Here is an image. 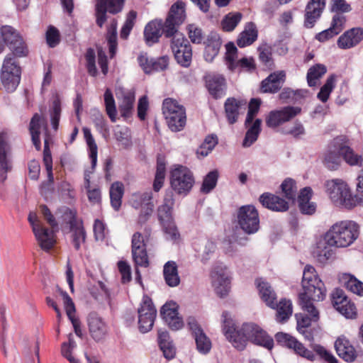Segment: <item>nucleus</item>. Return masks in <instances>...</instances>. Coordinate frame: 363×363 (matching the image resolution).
I'll return each instance as SVG.
<instances>
[{
    "label": "nucleus",
    "mask_w": 363,
    "mask_h": 363,
    "mask_svg": "<svg viewBox=\"0 0 363 363\" xmlns=\"http://www.w3.org/2000/svg\"><path fill=\"white\" fill-rule=\"evenodd\" d=\"M255 284L262 300L269 307L274 308L276 306L277 294L269 283L262 278H259L256 279Z\"/></svg>",
    "instance_id": "nucleus-26"
},
{
    "label": "nucleus",
    "mask_w": 363,
    "mask_h": 363,
    "mask_svg": "<svg viewBox=\"0 0 363 363\" xmlns=\"http://www.w3.org/2000/svg\"><path fill=\"white\" fill-rule=\"evenodd\" d=\"M312 189L310 187H305L298 196V206L301 213L304 214L311 215L315 211L316 205L310 201Z\"/></svg>",
    "instance_id": "nucleus-34"
},
{
    "label": "nucleus",
    "mask_w": 363,
    "mask_h": 363,
    "mask_svg": "<svg viewBox=\"0 0 363 363\" xmlns=\"http://www.w3.org/2000/svg\"><path fill=\"white\" fill-rule=\"evenodd\" d=\"M137 13L134 11H130L126 18L125 22L122 27L121 31V38L126 39L130 34V30L133 28L134 22L136 18Z\"/></svg>",
    "instance_id": "nucleus-62"
},
{
    "label": "nucleus",
    "mask_w": 363,
    "mask_h": 363,
    "mask_svg": "<svg viewBox=\"0 0 363 363\" xmlns=\"http://www.w3.org/2000/svg\"><path fill=\"white\" fill-rule=\"evenodd\" d=\"M327 72L326 67L321 64H317L311 67L307 73V82L310 86H315L318 84V81Z\"/></svg>",
    "instance_id": "nucleus-44"
},
{
    "label": "nucleus",
    "mask_w": 363,
    "mask_h": 363,
    "mask_svg": "<svg viewBox=\"0 0 363 363\" xmlns=\"http://www.w3.org/2000/svg\"><path fill=\"white\" fill-rule=\"evenodd\" d=\"M346 288L354 294L363 296V283L351 274L343 277Z\"/></svg>",
    "instance_id": "nucleus-50"
},
{
    "label": "nucleus",
    "mask_w": 363,
    "mask_h": 363,
    "mask_svg": "<svg viewBox=\"0 0 363 363\" xmlns=\"http://www.w3.org/2000/svg\"><path fill=\"white\" fill-rule=\"evenodd\" d=\"M110 199L112 207L119 210L121 206V199L124 193L123 185L121 182H114L110 188Z\"/></svg>",
    "instance_id": "nucleus-42"
},
{
    "label": "nucleus",
    "mask_w": 363,
    "mask_h": 363,
    "mask_svg": "<svg viewBox=\"0 0 363 363\" xmlns=\"http://www.w3.org/2000/svg\"><path fill=\"white\" fill-rule=\"evenodd\" d=\"M41 128L45 131L44 138L43 159H49L51 157V152L49 149L50 138L47 133V122L44 118H42L38 113H35L33 115L30 122L29 131L31 135L32 142L37 150L40 149V140L39 135Z\"/></svg>",
    "instance_id": "nucleus-10"
},
{
    "label": "nucleus",
    "mask_w": 363,
    "mask_h": 363,
    "mask_svg": "<svg viewBox=\"0 0 363 363\" xmlns=\"http://www.w3.org/2000/svg\"><path fill=\"white\" fill-rule=\"evenodd\" d=\"M158 342L165 358L171 359L175 356V347L166 330H158Z\"/></svg>",
    "instance_id": "nucleus-37"
},
{
    "label": "nucleus",
    "mask_w": 363,
    "mask_h": 363,
    "mask_svg": "<svg viewBox=\"0 0 363 363\" xmlns=\"http://www.w3.org/2000/svg\"><path fill=\"white\" fill-rule=\"evenodd\" d=\"M61 115V104L60 99L57 96L52 101V110L50 111L51 124L55 130L58 129Z\"/></svg>",
    "instance_id": "nucleus-59"
},
{
    "label": "nucleus",
    "mask_w": 363,
    "mask_h": 363,
    "mask_svg": "<svg viewBox=\"0 0 363 363\" xmlns=\"http://www.w3.org/2000/svg\"><path fill=\"white\" fill-rule=\"evenodd\" d=\"M185 18V4L177 1L170 8L164 23L163 32L166 38H172L171 48L177 62L187 67L191 62V46L184 35L178 32V27L184 23Z\"/></svg>",
    "instance_id": "nucleus-1"
},
{
    "label": "nucleus",
    "mask_w": 363,
    "mask_h": 363,
    "mask_svg": "<svg viewBox=\"0 0 363 363\" xmlns=\"http://www.w3.org/2000/svg\"><path fill=\"white\" fill-rule=\"evenodd\" d=\"M363 39V30L359 28H352L340 35L337 45L342 49H350L356 46Z\"/></svg>",
    "instance_id": "nucleus-24"
},
{
    "label": "nucleus",
    "mask_w": 363,
    "mask_h": 363,
    "mask_svg": "<svg viewBox=\"0 0 363 363\" xmlns=\"http://www.w3.org/2000/svg\"><path fill=\"white\" fill-rule=\"evenodd\" d=\"M335 347L339 357L346 362H352L357 357V352L354 347L344 337L337 339L335 342Z\"/></svg>",
    "instance_id": "nucleus-28"
},
{
    "label": "nucleus",
    "mask_w": 363,
    "mask_h": 363,
    "mask_svg": "<svg viewBox=\"0 0 363 363\" xmlns=\"http://www.w3.org/2000/svg\"><path fill=\"white\" fill-rule=\"evenodd\" d=\"M118 109L121 116L124 118H128L131 116L135 103V94L131 91H125L122 93L121 98H118Z\"/></svg>",
    "instance_id": "nucleus-32"
},
{
    "label": "nucleus",
    "mask_w": 363,
    "mask_h": 363,
    "mask_svg": "<svg viewBox=\"0 0 363 363\" xmlns=\"http://www.w3.org/2000/svg\"><path fill=\"white\" fill-rule=\"evenodd\" d=\"M223 330L226 338L239 350H242L247 341L271 350L274 340L260 327L254 323L243 324L238 330L230 314L224 311L222 314Z\"/></svg>",
    "instance_id": "nucleus-2"
},
{
    "label": "nucleus",
    "mask_w": 363,
    "mask_h": 363,
    "mask_svg": "<svg viewBox=\"0 0 363 363\" xmlns=\"http://www.w3.org/2000/svg\"><path fill=\"white\" fill-rule=\"evenodd\" d=\"M301 111V108L290 106H285L279 110L272 111L266 119V124L269 128H277L294 118Z\"/></svg>",
    "instance_id": "nucleus-14"
},
{
    "label": "nucleus",
    "mask_w": 363,
    "mask_h": 363,
    "mask_svg": "<svg viewBox=\"0 0 363 363\" xmlns=\"http://www.w3.org/2000/svg\"><path fill=\"white\" fill-rule=\"evenodd\" d=\"M259 201L263 206L274 211L284 212L289 209V203L285 199L271 193L262 194Z\"/></svg>",
    "instance_id": "nucleus-23"
},
{
    "label": "nucleus",
    "mask_w": 363,
    "mask_h": 363,
    "mask_svg": "<svg viewBox=\"0 0 363 363\" xmlns=\"http://www.w3.org/2000/svg\"><path fill=\"white\" fill-rule=\"evenodd\" d=\"M130 203L133 208L136 209L141 208L138 218L140 223H144L153 212L154 203L151 191L133 194Z\"/></svg>",
    "instance_id": "nucleus-12"
},
{
    "label": "nucleus",
    "mask_w": 363,
    "mask_h": 363,
    "mask_svg": "<svg viewBox=\"0 0 363 363\" xmlns=\"http://www.w3.org/2000/svg\"><path fill=\"white\" fill-rule=\"evenodd\" d=\"M132 252V256L133 261L136 265V267H147L149 264L148 262V257L146 251V247L141 248V249H136L134 250V249H131ZM135 274H136V279L140 281L141 279L140 273L138 268L135 269Z\"/></svg>",
    "instance_id": "nucleus-41"
},
{
    "label": "nucleus",
    "mask_w": 363,
    "mask_h": 363,
    "mask_svg": "<svg viewBox=\"0 0 363 363\" xmlns=\"http://www.w3.org/2000/svg\"><path fill=\"white\" fill-rule=\"evenodd\" d=\"M221 46L220 39L216 33L210 35L206 42L204 58L207 62H212L218 54Z\"/></svg>",
    "instance_id": "nucleus-35"
},
{
    "label": "nucleus",
    "mask_w": 363,
    "mask_h": 363,
    "mask_svg": "<svg viewBox=\"0 0 363 363\" xmlns=\"http://www.w3.org/2000/svg\"><path fill=\"white\" fill-rule=\"evenodd\" d=\"M161 315L169 327L173 330L181 329L184 322L178 313V305L175 302L166 303L161 308Z\"/></svg>",
    "instance_id": "nucleus-16"
},
{
    "label": "nucleus",
    "mask_w": 363,
    "mask_h": 363,
    "mask_svg": "<svg viewBox=\"0 0 363 363\" xmlns=\"http://www.w3.org/2000/svg\"><path fill=\"white\" fill-rule=\"evenodd\" d=\"M303 300L299 299V303L302 310L307 314L297 313L296 318L297 320L298 330L305 334L306 329L311 325V322H317L319 320V311L313 304L311 298H308L307 301L303 303Z\"/></svg>",
    "instance_id": "nucleus-11"
},
{
    "label": "nucleus",
    "mask_w": 363,
    "mask_h": 363,
    "mask_svg": "<svg viewBox=\"0 0 363 363\" xmlns=\"http://www.w3.org/2000/svg\"><path fill=\"white\" fill-rule=\"evenodd\" d=\"M218 176V172L216 169L209 172L203 179L201 191L203 194L210 193L216 187Z\"/></svg>",
    "instance_id": "nucleus-45"
},
{
    "label": "nucleus",
    "mask_w": 363,
    "mask_h": 363,
    "mask_svg": "<svg viewBox=\"0 0 363 363\" xmlns=\"http://www.w3.org/2000/svg\"><path fill=\"white\" fill-rule=\"evenodd\" d=\"M116 21H113L107 33V40L111 57H113L117 49Z\"/></svg>",
    "instance_id": "nucleus-54"
},
{
    "label": "nucleus",
    "mask_w": 363,
    "mask_h": 363,
    "mask_svg": "<svg viewBox=\"0 0 363 363\" xmlns=\"http://www.w3.org/2000/svg\"><path fill=\"white\" fill-rule=\"evenodd\" d=\"M325 7V0H311L306 8L304 25L306 28L313 27L320 18Z\"/></svg>",
    "instance_id": "nucleus-22"
},
{
    "label": "nucleus",
    "mask_w": 363,
    "mask_h": 363,
    "mask_svg": "<svg viewBox=\"0 0 363 363\" xmlns=\"http://www.w3.org/2000/svg\"><path fill=\"white\" fill-rule=\"evenodd\" d=\"M194 337L198 351L203 354L208 353L211 348V342L206 334L202 332Z\"/></svg>",
    "instance_id": "nucleus-57"
},
{
    "label": "nucleus",
    "mask_w": 363,
    "mask_h": 363,
    "mask_svg": "<svg viewBox=\"0 0 363 363\" xmlns=\"http://www.w3.org/2000/svg\"><path fill=\"white\" fill-rule=\"evenodd\" d=\"M206 87L215 99L223 97L225 94L226 82L220 74H211L206 78Z\"/></svg>",
    "instance_id": "nucleus-20"
},
{
    "label": "nucleus",
    "mask_w": 363,
    "mask_h": 363,
    "mask_svg": "<svg viewBox=\"0 0 363 363\" xmlns=\"http://www.w3.org/2000/svg\"><path fill=\"white\" fill-rule=\"evenodd\" d=\"M61 211L63 213L62 219L65 223L69 224V228L79 223H83L81 220L77 218V211L75 210L64 207Z\"/></svg>",
    "instance_id": "nucleus-61"
},
{
    "label": "nucleus",
    "mask_w": 363,
    "mask_h": 363,
    "mask_svg": "<svg viewBox=\"0 0 363 363\" xmlns=\"http://www.w3.org/2000/svg\"><path fill=\"white\" fill-rule=\"evenodd\" d=\"M163 231L167 236V239H169L174 242H177L180 238V234L174 220L166 222L161 224Z\"/></svg>",
    "instance_id": "nucleus-60"
},
{
    "label": "nucleus",
    "mask_w": 363,
    "mask_h": 363,
    "mask_svg": "<svg viewBox=\"0 0 363 363\" xmlns=\"http://www.w3.org/2000/svg\"><path fill=\"white\" fill-rule=\"evenodd\" d=\"M335 87V77L333 76L329 77L325 84L320 88L317 97L322 102L325 103L328 101L330 93Z\"/></svg>",
    "instance_id": "nucleus-58"
},
{
    "label": "nucleus",
    "mask_w": 363,
    "mask_h": 363,
    "mask_svg": "<svg viewBox=\"0 0 363 363\" xmlns=\"http://www.w3.org/2000/svg\"><path fill=\"white\" fill-rule=\"evenodd\" d=\"M58 229H52L50 230L41 225L38 228H34V231L33 232L36 240L40 248L45 251H49L52 249L55 242V232L57 231Z\"/></svg>",
    "instance_id": "nucleus-19"
},
{
    "label": "nucleus",
    "mask_w": 363,
    "mask_h": 363,
    "mask_svg": "<svg viewBox=\"0 0 363 363\" xmlns=\"http://www.w3.org/2000/svg\"><path fill=\"white\" fill-rule=\"evenodd\" d=\"M97 160H91V170H85L84 172V187L86 189L89 201L95 204L99 203L101 200V190L97 186H91L90 174L93 172Z\"/></svg>",
    "instance_id": "nucleus-30"
},
{
    "label": "nucleus",
    "mask_w": 363,
    "mask_h": 363,
    "mask_svg": "<svg viewBox=\"0 0 363 363\" xmlns=\"http://www.w3.org/2000/svg\"><path fill=\"white\" fill-rule=\"evenodd\" d=\"M96 4L108 11V13L116 14L123 10L125 0H96Z\"/></svg>",
    "instance_id": "nucleus-47"
},
{
    "label": "nucleus",
    "mask_w": 363,
    "mask_h": 363,
    "mask_svg": "<svg viewBox=\"0 0 363 363\" xmlns=\"http://www.w3.org/2000/svg\"><path fill=\"white\" fill-rule=\"evenodd\" d=\"M242 16V14L239 12L229 13L221 22L223 29L227 32L233 30L241 21Z\"/></svg>",
    "instance_id": "nucleus-51"
},
{
    "label": "nucleus",
    "mask_w": 363,
    "mask_h": 363,
    "mask_svg": "<svg viewBox=\"0 0 363 363\" xmlns=\"http://www.w3.org/2000/svg\"><path fill=\"white\" fill-rule=\"evenodd\" d=\"M166 175V163L164 160H159L157 164L155 177L153 182V189L159 191L163 186Z\"/></svg>",
    "instance_id": "nucleus-46"
},
{
    "label": "nucleus",
    "mask_w": 363,
    "mask_h": 363,
    "mask_svg": "<svg viewBox=\"0 0 363 363\" xmlns=\"http://www.w3.org/2000/svg\"><path fill=\"white\" fill-rule=\"evenodd\" d=\"M164 23L161 20L149 22L144 30V38L148 45H152L159 40L163 32Z\"/></svg>",
    "instance_id": "nucleus-29"
},
{
    "label": "nucleus",
    "mask_w": 363,
    "mask_h": 363,
    "mask_svg": "<svg viewBox=\"0 0 363 363\" xmlns=\"http://www.w3.org/2000/svg\"><path fill=\"white\" fill-rule=\"evenodd\" d=\"M89 331L91 337L96 342L103 340L108 334V326L104 320L95 313L88 316Z\"/></svg>",
    "instance_id": "nucleus-18"
},
{
    "label": "nucleus",
    "mask_w": 363,
    "mask_h": 363,
    "mask_svg": "<svg viewBox=\"0 0 363 363\" xmlns=\"http://www.w3.org/2000/svg\"><path fill=\"white\" fill-rule=\"evenodd\" d=\"M163 276L165 283L170 287L177 286L180 283L178 267L175 262L168 261L163 267Z\"/></svg>",
    "instance_id": "nucleus-33"
},
{
    "label": "nucleus",
    "mask_w": 363,
    "mask_h": 363,
    "mask_svg": "<svg viewBox=\"0 0 363 363\" xmlns=\"http://www.w3.org/2000/svg\"><path fill=\"white\" fill-rule=\"evenodd\" d=\"M238 223L240 228L248 234L257 232L259 227L257 209L253 206L241 207L238 213Z\"/></svg>",
    "instance_id": "nucleus-13"
},
{
    "label": "nucleus",
    "mask_w": 363,
    "mask_h": 363,
    "mask_svg": "<svg viewBox=\"0 0 363 363\" xmlns=\"http://www.w3.org/2000/svg\"><path fill=\"white\" fill-rule=\"evenodd\" d=\"M212 284L216 293L220 297L226 296L230 289V280L228 277L224 273H219L213 271L211 274Z\"/></svg>",
    "instance_id": "nucleus-31"
},
{
    "label": "nucleus",
    "mask_w": 363,
    "mask_h": 363,
    "mask_svg": "<svg viewBox=\"0 0 363 363\" xmlns=\"http://www.w3.org/2000/svg\"><path fill=\"white\" fill-rule=\"evenodd\" d=\"M162 113L169 128L172 131H180L185 126L186 121L185 108L175 99L168 98L164 100Z\"/></svg>",
    "instance_id": "nucleus-7"
},
{
    "label": "nucleus",
    "mask_w": 363,
    "mask_h": 363,
    "mask_svg": "<svg viewBox=\"0 0 363 363\" xmlns=\"http://www.w3.org/2000/svg\"><path fill=\"white\" fill-rule=\"evenodd\" d=\"M276 320L279 323H286L293 313L292 303L290 300L281 299L279 303L276 302Z\"/></svg>",
    "instance_id": "nucleus-40"
},
{
    "label": "nucleus",
    "mask_w": 363,
    "mask_h": 363,
    "mask_svg": "<svg viewBox=\"0 0 363 363\" xmlns=\"http://www.w3.org/2000/svg\"><path fill=\"white\" fill-rule=\"evenodd\" d=\"M359 226L352 220H341L334 223L327 231L325 240L330 246L347 247L359 237Z\"/></svg>",
    "instance_id": "nucleus-3"
},
{
    "label": "nucleus",
    "mask_w": 363,
    "mask_h": 363,
    "mask_svg": "<svg viewBox=\"0 0 363 363\" xmlns=\"http://www.w3.org/2000/svg\"><path fill=\"white\" fill-rule=\"evenodd\" d=\"M281 189L286 199L293 201L295 200L297 187L296 186V182L294 180L290 178L286 179L282 182L281 185Z\"/></svg>",
    "instance_id": "nucleus-55"
},
{
    "label": "nucleus",
    "mask_w": 363,
    "mask_h": 363,
    "mask_svg": "<svg viewBox=\"0 0 363 363\" xmlns=\"http://www.w3.org/2000/svg\"><path fill=\"white\" fill-rule=\"evenodd\" d=\"M217 143L218 138L216 135H211L207 136L204 142L197 149L196 154L199 156L206 157L208 153L213 150Z\"/></svg>",
    "instance_id": "nucleus-53"
},
{
    "label": "nucleus",
    "mask_w": 363,
    "mask_h": 363,
    "mask_svg": "<svg viewBox=\"0 0 363 363\" xmlns=\"http://www.w3.org/2000/svg\"><path fill=\"white\" fill-rule=\"evenodd\" d=\"M17 57L13 54H7L0 68V82L8 93L14 92L21 82L22 69Z\"/></svg>",
    "instance_id": "nucleus-6"
},
{
    "label": "nucleus",
    "mask_w": 363,
    "mask_h": 363,
    "mask_svg": "<svg viewBox=\"0 0 363 363\" xmlns=\"http://www.w3.org/2000/svg\"><path fill=\"white\" fill-rule=\"evenodd\" d=\"M285 78L286 73L284 71L281 70L272 73L262 82V91L265 93L277 92L281 89Z\"/></svg>",
    "instance_id": "nucleus-25"
},
{
    "label": "nucleus",
    "mask_w": 363,
    "mask_h": 363,
    "mask_svg": "<svg viewBox=\"0 0 363 363\" xmlns=\"http://www.w3.org/2000/svg\"><path fill=\"white\" fill-rule=\"evenodd\" d=\"M104 102L106 111L112 122L116 121V107L113 94L109 89H107L104 93Z\"/></svg>",
    "instance_id": "nucleus-49"
},
{
    "label": "nucleus",
    "mask_w": 363,
    "mask_h": 363,
    "mask_svg": "<svg viewBox=\"0 0 363 363\" xmlns=\"http://www.w3.org/2000/svg\"><path fill=\"white\" fill-rule=\"evenodd\" d=\"M261 123L260 119H256L252 124V125L247 130L245 137L242 142L244 147H250L252 145L258 138V135L261 131Z\"/></svg>",
    "instance_id": "nucleus-43"
},
{
    "label": "nucleus",
    "mask_w": 363,
    "mask_h": 363,
    "mask_svg": "<svg viewBox=\"0 0 363 363\" xmlns=\"http://www.w3.org/2000/svg\"><path fill=\"white\" fill-rule=\"evenodd\" d=\"M143 311H138V325L140 331L145 333L150 331L154 325L156 316L143 313Z\"/></svg>",
    "instance_id": "nucleus-52"
},
{
    "label": "nucleus",
    "mask_w": 363,
    "mask_h": 363,
    "mask_svg": "<svg viewBox=\"0 0 363 363\" xmlns=\"http://www.w3.org/2000/svg\"><path fill=\"white\" fill-rule=\"evenodd\" d=\"M170 186L178 194H187L194 184L192 172L185 166L174 165L170 170Z\"/></svg>",
    "instance_id": "nucleus-8"
},
{
    "label": "nucleus",
    "mask_w": 363,
    "mask_h": 363,
    "mask_svg": "<svg viewBox=\"0 0 363 363\" xmlns=\"http://www.w3.org/2000/svg\"><path fill=\"white\" fill-rule=\"evenodd\" d=\"M289 348L293 349L296 354L306 358L307 359L313 360L315 357L311 351L306 349L302 343L299 342L296 339H294V342L291 343Z\"/></svg>",
    "instance_id": "nucleus-63"
},
{
    "label": "nucleus",
    "mask_w": 363,
    "mask_h": 363,
    "mask_svg": "<svg viewBox=\"0 0 363 363\" xmlns=\"http://www.w3.org/2000/svg\"><path fill=\"white\" fill-rule=\"evenodd\" d=\"M59 292L62 297L63 304L67 315L73 325L74 333L78 337H81L82 336V331L80 327V321L75 317L76 309L74 303L67 292L61 289H59Z\"/></svg>",
    "instance_id": "nucleus-21"
},
{
    "label": "nucleus",
    "mask_w": 363,
    "mask_h": 363,
    "mask_svg": "<svg viewBox=\"0 0 363 363\" xmlns=\"http://www.w3.org/2000/svg\"><path fill=\"white\" fill-rule=\"evenodd\" d=\"M216 245L211 240H206L203 243L201 249L199 250V255L201 257L203 262H206L210 259L211 255L214 253L216 250Z\"/></svg>",
    "instance_id": "nucleus-64"
},
{
    "label": "nucleus",
    "mask_w": 363,
    "mask_h": 363,
    "mask_svg": "<svg viewBox=\"0 0 363 363\" xmlns=\"http://www.w3.org/2000/svg\"><path fill=\"white\" fill-rule=\"evenodd\" d=\"M245 104V102L237 100L235 98H229L226 100L225 103V110L230 123L232 124L237 121L240 110Z\"/></svg>",
    "instance_id": "nucleus-38"
},
{
    "label": "nucleus",
    "mask_w": 363,
    "mask_h": 363,
    "mask_svg": "<svg viewBox=\"0 0 363 363\" xmlns=\"http://www.w3.org/2000/svg\"><path fill=\"white\" fill-rule=\"evenodd\" d=\"M70 233V242L74 248L79 251L82 245L86 242V233L83 225V223H79L77 225L69 228Z\"/></svg>",
    "instance_id": "nucleus-39"
},
{
    "label": "nucleus",
    "mask_w": 363,
    "mask_h": 363,
    "mask_svg": "<svg viewBox=\"0 0 363 363\" xmlns=\"http://www.w3.org/2000/svg\"><path fill=\"white\" fill-rule=\"evenodd\" d=\"M325 191L336 206L351 209L357 206L358 199L354 196L348 184L341 179L328 180L325 183Z\"/></svg>",
    "instance_id": "nucleus-4"
},
{
    "label": "nucleus",
    "mask_w": 363,
    "mask_h": 363,
    "mask_svg": "<svg viewBox=\"0 0 363 363\" xmlns=\"http://www.w3.org/2000/svg\"><path fill=\"white\" fill-rule=\"evenodd\" d=\"M328 151L330 159H359L342 138H335L328 145Z\"/></svg>",
    "instance_id": "nucleus-17"
},
{
    "label": "nucleus",
    "mask_w": 363,
    "mask_h": 363,
    "mask_svg": "<svg viewBox=\"0 0 363 363\" xmlns=\"http://www.w3.org/2000/svg\"><path fill=\"white\" fill-rule=\"evenodd\" d=\"M0 37L3 43L12 51L11 54L18 57H26L28 50L20 33L13 27L4 26L0 28Z\"/></svg>",
    "instance_id": "nucleus-9"
},
{
    "label": "nucleus",
    "mask_w": 363,
    "mask_h": 363,
    "mask_svg": "<svg viewBox=\"0 0 363 363\" xmlns=\"http://www.w3.org/2000/svg\"><path fill=\"white\" fill-rule=\"evenodd\" d=\"M226 52H225V62L228 66V68L231 71L236 70V62L238 60V49L235 46L233 43H228L225 45Z\"/></svg>",
    "instance_id": "nucleus-48"
},
{
    "label": "nucleus",
    "mask_w": 363,
    "mask_h": 363,
    "mask_svg": "<svg viewBox=\"0 0 363 363\" xmlns=\"http://www.w3.org/2000/svg\"><path fill=\"white\" fill-rule=\"evenodd\" d=\"M114 136L123 146L130 145V132L127 127L117 125L114 130Z\"/></svg>",
    "instance_id": "nucleus-56"
},
{
    "label": "nucleus",
    "mask_w": 363,
    "mask_h": 363,
    "mask_svg": "<svg viewBox=\"0 0 363 363\" xmlns=\"http://www.w3.org/2000/svg\"><path fill=\"white\" fill-rule=\"evenodd\" d=\"M303 292L299 294V299L303 303L311 298L313 301H321L326 296V289L324 283L318 278L315 269L311 265L304 268L302 279Z\"/></svg>",
    "instance_id": "nucleus-5"
},
{
    "label": "nucleus",
    "mask_w": 363,
    "mask_h": 363,
    "mask_svg": "<svg viewBox=\"0 0 363 363\" xmlns=\"http://www.w3.org/2000/svg\"><path fill=\"white\" fill-rule=\"evenodd\" d=\"M333 304L335 309L347 318H355L357 308L341 289H335L332 294Z\"/></svg>",
    "instance_id": "nucleus-15"
},
{
    "label": "nucleus",
    "mask_w": 363,
    "mask_h": 363,
    "mask_svg": "<svg viewBox=\"0 0 363 363\" xmlns=\"http://www.w3.org/2000/svg\"><path fill=\"white\" fill-rule=\"evenodd\" d=\"M257 38V27L254 23L249 22L246 24L245 30L239 35L237 43L239 47L244 48L253 43Z\"/></svg>",
    "instance_id": "nucleus-36"
},
{
    "label": "nucleus",
    "mask_w": 363,
    "mask_h": 363,
    "mask_svg": "<svg viewBox=\"0 0 363 363\" xmlns=\"http://www.w3.org/2000/svg\"><path fill=\"white\" fill-rule=\"evenodd\" d=\"M174 204L172 191H167L163 199V203L158 207L157 216L160 223L174 220L172 208Z\"/></svg>",
    "instance_id": "nucleus-27"
}]
</instances>
